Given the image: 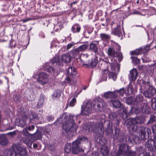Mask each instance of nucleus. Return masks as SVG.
Here are the masks:
<instances>
[{
	"instance_id": "nucleus-25",
	"label": "nucleus",
	"mask_w": 156,
	"mask_h": 156,
	"mask_svg": "<svg viewBox=\"0 0 156 156\" xmlns=\"http://www.w3.org/2000/svg\"><path fill=\"white\" fill-rule=\"evenodd\" d=\"M107 127L105 129L106 134L107 135L110 134L113 132L112 123L111 122H109L107 124Z\"/></svg>"
},
{
	"instance_id": "nucleus-42",
	"label": "nucleus",
	"mask_w": 156,
	"mask_h": 156,
	"mask_svg": "<svg viewBox=\"0 0 156 156\" xmlns=\"http://www.w3.org/2000/svg\"><path fill=\"white\" fill-rule=\"evenodd\" d=\"M136 151L140 154H143L145 151V148L144 147L140 146L137 147L136 149Z\"/></svg>"
},
{
	"instance_id": "nucleus-29",
	"label": "nucleus",
	"mask_w": 156,
	"mask_h": 156,
	"mask_svg": "<svg viewBox=\"0 0 156 156\" xmlns=\"http://www.w3.org/2000/svg\"><path fill=\"white\" fill-rule=\"evenodd\" d=\"M90 49L94 51L96 55L98 52V48L96 44L91 43L90 44Z\"/></svg>"
},
{
	"instance_id": "nucleus-1",
	"label": "nucleus",
	"mask_w": 156,
	"mask_h": 156,
	"mask_svg": "<svg viewBox=\"0 0 156 156\" xmlns=\"http://www.w3.org/2000/svg\"><path fill=\"white\" fill-rule=\"evenodd\" d=\"M105 122L104 119H102L101 122H92L87 123L83 126V129L87 132L90 131H93L94 133H98L100 136H102L104 130V124ZM97 142L102 145L106 144L107 140L103 136L98 137Z\"/></svg>"
},
{
	"instance_id": "nucleus-30",
	"label": "nucleus",
	"mask_w": 156,
	"mask_h": 156,
	"mask_svg": "<svg viewBox=\"0 0 156 156\" xmlns=\"http://www.w3.org/2000/svg\"><path fill=\"white\" fill-rule=\"evenodd\" d=\"M108 73L109 70L108 69H105V70L102 71L101 81L107 80Z\"/></svg>"
},
{
	"instance_id": "nucleus-12",
	"label": "nucleus",
	"mask_w": 156,
	"mask_h": 156,
	"mask_svg": "<svg viewBox=\"0 0 156 156\" xmlns=\"http://www.w3.org/2000/svg\"><path fill=\"white\" fill-rule=\"evenodd\" d=\"M129 146L125 144H122L119 145L118 151L116 153L117 156H120L126 153L128 151Z\"/></svg>"
},
{
	"instance_id": "nucleus-13",
	"label": "nucleus",
	"mask_w": 156,
	"mask_h": 156,
	"mask_svg": "<svg viewBox=\"0 0 156 156\" xmlns=\"http://www.w3.org/2000/svg\"><path fill=\"white\" fill-rule=\"evenodd\" d=\"M38 82L42 85L47 83L48 81V75L44 73H40L38 76Z\"/></svg>"
},
{
	"instance_id": "nucleus-41",
	"label": "nucleus",
	"mask_w": 156,
	"mask_h": 156,
	"mask_svg": "<svg viewBox=\"0 0 156 156\" xmlns=\"http://www.w3.org/2000/svg\"><path fill=\"white\" fill-rule=\"evenodd\" d=\"M44 69L49 73H51L54 71V69L51 66L48 65V64H46L44 67Z\"/></svg>"
},
{
	"instance_id": "nucleus-37",
	"label": "nucleus",
	"mask_w": 156,
	"mask_h": 156,
	"mask_svg": "<svg viewBox=\"0 0 156 156\" xmlns=\"http://www.w3.org/2000/svg\"><path fill=\"white\" fill-rule=\"evenodd\" d=\"M100 36L101 39L103 41H106L110 38V37L109 35L105 34H101Z\"/></svg>"
},
{
	"instance_id": "nucleus-23",
	"label": "nucleus",
	"mask_w": 156,
	"mask_h": 156,
	"mask_svg": "<svg viewBox=\"0 0 156 156\" xmlns=\"http://www.w3.org/2000/svg\"><path fill=\"white\" fill-rule=\"evenodd\" d=\"M71 57L69 54H66L62 56L61 60L62 64L63 62L69 63L71 61Z\"/></svg>"
},
{
	"instance_id": "nucleus-56",
	"label": "nucleus",
	"mask_w": 156,
	"mask_h": 156,
	"mask_svg": "<svg viewBox=\"0 0 156 156\" xmlns=\"http://www.w3.org/2000/svg\"><path fill=\"white\" fill-rule=\"evenodd\" d=\"M118 92L121 95H123L124 93V89L122 88L118 90Z\"/></svg>"
},
{
	"instance_id": "nucleus-59",
	"label": "nucleus",
	"mask_w": 156,
	"mask_h": 156,
	"mask_svg": "<svg viewBox=\"0 0 156 156\" xmlns=\"http://www.w3.org/2000/svg\"><path fill=\"white\" fill-rule=\"evenodd\" d=\"M73 44H68L67 45V50L69 49V48H70L71 47H72V46H73Z\"/></svg>"
},
{
	"instance_id": "nucleus-53",
	"label": "nucleus",
	"mask_w": 156,
	"mask_h": 156,
	"mask_svg": "<svg viewBox=\"0 0 156 156\" xmlns=\"http://www.w3.org/2000/svg\"><path fill=\"white\" fill-rule=\"evenodd\" d=\"M76 100L75 98H73L70 101L69 103V105L71 107L73 106L75 104Z\"/></svg>"
},
{
	"instance_id": "nucleus-28",
	"label": "nucleus",
	"mask_w": 156,
	"mask_h": 156,
	"mask_svg": "<svg viewBox=\"0 0 156 156\" xmlns=\"http://www.w3.org/2000/svg\"><path fill=\"white\" fill-rule=\"evenodd\" d=\"M35 140H40L42 137V134L41 132L37 130L36 132L31 136Z\"/></svg>"
},
{
	"instance_id": "nucleus-61",
	"label": "nucleus",
	"mask_w": 156,
	"mask_h": 156,
	"mask_svg": "<svg viewBox=\"0 0 156 156\" xmlns=\"http://www.w3.org/2000/svg\"><path fill=\"white\" fill-rule=\"evenodd\" d=\"M133 14H140V12L137 10H135L133 12Z\"/></svg>"
},
{
	"instance_id": "nucleus-31",
	"label": "nucleus",
	"mask_w": 156,
	"mask_h": 156,
	"mask_svg": "<svg viewBox=\"0 0 156 156\" xmlns=\"http://www.w3.org/2000/svg\"><path fill=\"white\" fill-rule=\"evenodd\" d=\"M101 151L103 156H108V147H103L101 148Z\"/></svg>"
},
{
	"instance_id": "nucleus-4",
	"label": "nucleus",
	"mask_w": 156,
	"mask_h": 156,
	"mask_svg": "<svg viewBox=\"0 0 156 156\" xmlns=\"http://www.w3.org/2000/svg\"><path fill=\"white\" fill-rule=\"evenodd\" d=\"M135 104L136 106L131 108L130 111L133 110L136 114L142 112L147 114L150 112V108L145 101H143V96L140 94L137 95L135 99Z\"/></svg>"
},
{
	"instance_id": "nucleus-22",
	"label": "nucleus",
	"mask_w": 156,
	"mask_h": 156,
	"mask_svg": "<svg viewBox=\"0 0 156 156\" xmlns=\"http://www.w3.org/2000/svg\"><path fill=\"white\" fill-rule=\"evenodd\" d=\"M87 46L86 44L82 45L78 48L75 49L73 51V53L76 55L78 54L80 52L85 51L87 49Z\"/></svg>"
},
{
	"instance_id": "nucleus-27",
	"label": "nucleus",
	"mask_w": 156,
	"mask_h": 156,
	"mask_svg": "<svg viewBox=\"0 0 156 156\" xmlns=\"http://www.w3.org/2000/svg\"><path fill=\"white\" fill-rule=\"evenodd\" d=\"M71 30L73 33H78L81 30L80 26L78 23H75L72 27Z\"/></svg>"
},
{
	"instance_id": "nucleus-60",
	"label": "nucleus",
	"mask_w": 156,
	"mask_h": 156,
	"mask_svg": "<svg viewBox=\"0 0 156 156\" xmlns=\"http://www.w3.org/2000/svg\"><path fill=\"white\" fill-rule=\"evenodd\" d=\"M13 42V40H11L10 41V42H9V46L11 48H13V47H15V45H14V46H12V42Z\"/></svg>"
},
{
	"instance_id": "nucleus-20",
	"label": "nucleus",
	"mask_w": 156,
	"mask_h": 156,
	"mask_svg": "<svg viewBox=\"0 0 156 156\" xmlns=\"http://www.w3.org/2000/svg\"><path fill=\"white\" fill-rule=\"evenodd\" d=\"M35 128L34 125L26 127L22 131L23 134L26 136H29L32 135V134L29 132V131L33 130Z\"/></svg>"
},
{
	"instance_id": "nucleus-2",
	"label": "nucleus",
	"mask_w": 156,
	"mask_h": 156,
	"mask_svg": "<svg viewBox=\"0 0 156 156\" xmlns=\"http://www.w3.org/2000/svg\"><path fill=\"white\" fill-rule=\"evenodd\" d=\"M126 126L128 129L129 133L130 135L129 136L127 135L124 134L122 133L119 128H115V134L113 135L114 140L118 139L120 142L125 141L126 142H129L130 143H135L134 142H131L129 140H126V137H130L133 135L135 133L140 132V127H138L136 124L133 123L130 120L127 119L125 122Z\"/></svg>"
},
{
	"instance_id": "nucleus-40",
	"label": "nucleus",
	"mask_w": 156,
	"mask_h": 156,
	"mask_svg": "<svg viewBox=\"0 0 156 156\" xmlns=\"http://www.w3.org/2000/svg\"><path fill=\"white\" fill-rule=\"evenodd\" d=\"M61 91L60 90H55L53 94V97L55 98H59L61 96Z\"/></svg>"
},
{
	"instance_id": "nucleus-26",
	"label": "nucleus",
	"mask_w": 156,
	"mask_h": 156,
	"mask_svg": "<svg viewBox=\"0 0 156 156\" xmlns=\"http://www.w3.org/2000/svg\"><path fill=\"white\" fill-rule=\"evenodd\" d=\"M123 112L121 114V117L123 120H125L127 117L128 115H129L130 112L133 110L130 111L129 110L131 109H129L128 108H123Z\"/></svg>"
},
{
	"instance_id": "nucleus-47",
	"label": "nucleus",
	"mask_w": 156,
	"mask_h": 156,
	"mask_svg": "<svg viewBox=\"0 0 156 156\" xmlns=\"http://www.w3.org/2000/svg\"><path fill=\"white\" fill-rule=\"evenodd\" d=\"M117 116L116 113L115 112H111L108 115V118L110 120H112Z\"/></svg>"
},
{
	"instance_id": "nucleus-7",
	"label": "nucleus",
	"mask_w": 156,
	"mask_h": 156,
	"mask_svg": "<svg viewBox=\"0 0 156 156\" xmlns=\"http://www.w3.org/2000/svg\"><path fill=\"white\" fill-rule=\"evenodd\" d=\"M140 90L146 97L148 98L156 97V88L153 86H149L147 90L143 91L144 86L142 85L140 87Z\"/></svg>"
},
{
	"instance_id": "nucleus-50",
	"label": "nucleus",
	"mask_w": 156,
	"mask_h": 156,
	"mask_svg": "<svg viewBox=\"0 0 156 156\" xmlns=\"http://www.w3.org/2000/svg\"><path fill=\"white\" fill-rule=\"evenodd\" d=\"M13 98L14 101L16 102H18L20 101V97L19 95H14Z\"/></svg>"
},
{
	"instance_id": "nucleus-32",
	"label": "nucleus",
	"mask_w": 156,
	"mask_h": 156,
	"mask_svg": "<svg viewBox=\"0 0 156 156\" xmlns=\"http://www.w3.org/2000/svg\"><path fill=\"white\" fill-rule=\"evenodd\" d=\"M7 138L5 135H1L0 136V144L2 145H5L7 144Z\"/></svg>"
},
{
	"instance_id": "nucleus-3",
	"label": "nucleus",
	"mask_w": 156,
	"mask_h": 156,
	"mask_svg": "<svg viewBox=\"0 0 156 156\" xmlns=\"http://www.w3.org/2000/svg\"><path fill=\"white\" fill-rule=\"evenodd\" d=\"M97 112L103 111L106 107V103L101 98H96L91 102L88 101L83 109V106H81L82 112L83 115H88L91 113L92 107Z\"/></svg>"
},
{
	"instance_id": "nucleus-24",
	"label": "nucleus",
	"mask_w": 156,
	"mask_h": 156,
	"mask_svg": "<svg viewBox=\"0 0 156 156\" xmlns=\"http://www.w3.org/2000/svg\"><path fill=\"white\" fill-rule=\"evenodd\" d=\"M117 95L114 92L108 91L105 93L104 96L105 98H115L117 97Z\"/></svg>"
},
{
	"instance_id": "nucleus-52",
	"label": "nucleus",
	"mask_w": 156,
	"mask_h": 156,
	"mask_svg": "<svg viewBox=\"0 0 156 156\" xmlns=\"http://www.w3.org/2000/svg\"><path fill=\"white\" fill-rule=\"evenodd\" d=\"M26 124L25 120L20 121L19 126L21 127H24Z\"/></svg>"
},
{
	"instance_id": "nucleus-16",
	"label": "nucleus",
	"mask_w": 156,
	"mask_h": 156,
	"mask_svg": "<svg viewBox=\"0 0 156 156\" xmlns=\"http://www.w3.org/2000/svg\"><path fill=\"white\" fill-rule=\"evenodd\" d=\"M112 33L114 35L118 36L119 37H121V39H122L123 38V34L121 29L120 25H118L117 27L112 31Z\"/></svg>"
},
{
	"instance_id": "nucleus-44",
	"label": "nucleus",
	"mask_w": 156,
	"mask_h": 156,
	"mask_svg": "<svg viewBox=\"0 0 156 156\" xmlns=\"http://www.w3.org/2000/svg\"><path fill=\"white\" fill-rule=\"evenodd\" d=\"M109 78V79H112L114 81H115L117 78V75L115 73L113 72H110L108 75Z\"/></svg>"
},
{
	"instance_id": "nucleus-38",
	"label": "nucleus",
	"mask_w": 156,
	"mask_h": 156,
	"mask_svg": "<svg viewBox=\"0 0 156 156\" xmlns=\"http://www.w3.org/2000/svg\"><path fill=\"white\" fill-rule=\"evenodd\" d=\"M44 101V96L43 95H41L40 99H39L38 102L37 104L38 107L40 108L43 105Z\"/></svg>"
},
{
	"instance_id": "nucleus-49",
	"label": "nucleus",
	"mask_w": 156,
	"mask_h": 156,
	"mask_svg": "<svg viewBox=\"0 0 156 156\" xmlns=\"http://www.w3.org/2000/svg\"><path fill=\"white\" fill-rule=\"evenodd\" d=\"M156 121V117L153 115L150 116V119L147 122V124H151Z\"/></svg>"
},
{
	"instance_id": "nucleus-58",
	"label": "nucleus",
	"mask_w": 156,
	"mask_h": 156,
	"mask_svg": "<svg viewBox=\"0 0 156 156\" xmlns=\"http://www.w3.org/2000/svg\"><path fill=\"white\" fill-rule=\"evenodd\" d=\"M15 134L16 132L15 131H14L13 132H9L7 133V135H9L12 136H13Z\"/></svg>"
},
{
	"instance_id": "nucleus-6",
	"label": "nucleus",
	"mask_w": 156,
	"mask_h": 156,
	"mask_svg": "<svg viewBox=\"0 0 156 156\" xmlns=\"http://www.w3.org/2000/svg\"><path fill=\"white\" fill-rule=\"evenodd\" d=\"M147 132L148 136L151 133V129L146 128L143 126H140V134L138 137L136 135H133L130 137H126V140H129L130 142H134L137 144L140 140H143L145 139V133Z\"/></svg>"
},
{
	"instance_id": "nucleus-8",
	"label": "nucleus",
	"mask_w": 156,
	"mask_h": 156,
	"mask_svg": "<svg viewBox=\"0 0 156 156\" xmlns=\"http://www.w3.org/2000/svg\"><path fill=\"white\" fill-rule=\"evenodd\" d=\"M87 140L86 137H79L72 143V151L73 154H77L80 151L79 145L80 144L81 141L84 140Z\"/></svg>"
},
{
	"instance_id": "nucleus-51",
	"label": "nucleus",
	"mask_w": 156,
	"mask_h": 156,
	"mask_svg": "<svg viewBox=\"0 0 156 156\" xmlns=\"http://www.w3.org/2000/svg\"><path fill=\"white\" fill-rule=\"evenodd\" d=\"M16 147V146H14L13 147L14 151L11 152L10 156H18L16 147Z\"/></svg>"
},
{
	"instance_id": "nucleus-19",
	"label": "nucleus",
	"mask_w": 156,
	"mask_h": 156,
	"mask_svg": "<svg viewBox=\"0 0 156 156\" xmlns=\"http://www.w3.org/2000/svg\"><path fill=\"white\" fill-rule=\"evenodd\" d=\"M15 147L18 156H27V152L25 148L16 146Z\"/></svg>"
},
{
	"instance_id": "nucleus-36",
	"label": "nucleus",
	"mask_w": 156,
	"mask_h": 156,
	"mask_svg": "<svg viewBox=\"0 0 156 156\" xmlns=\"http://www.w3.org/2000/svg\"><path fill=\"white\" fill-rule=\"evenodd\" d=\"M51 62L52 63H56L59 65H63V64H62V62H61V60L57 56L55 57L53 59L51 60Z\"/></svg>"
},
{
	"instance_id": "nucleus-9",
	"label": "nucleus",
	"mask_w": 156,
	"mask_h": 156,
	"mask_svg": "<svg viewBox=\"0 0 156 156\" xmlns=\"http://www.w3.org/2000/svg\"><path fill=\"white\" fill-rule=\"evenodd\" d=\"M68 115L66 113H64L62 115H60V117L54 122V123L56 125L60 124H62V128L64 125L67 124L69 119Z\"/></svg>"
},
{
	"instance_id": "nucleus-5",
	"label": "nucleus",
	"mask_w": 156,
	"mask_h": 156,
	"mask_svg": "<svg viewBox=\"0 0 156 156\" xmlns=\"http://www.w3.org/2000/svg\"><path fill=\"white\" fill-rule=\"evenodd\" d=\"M78 117V115L71 114L68 115V124L64 125L63 126V129L68 135L76 131L78 126L75 124V120L77 119Z\"/></svg>"
},
{
	"instance_id": "nucleus-21",
	"label": "nucleus",
	"mask_w": 156,
	"mask_h": 156,
	"mask_svg": "<svg viewBox=\"0 0 156 156\" xmlns=\"http://www.w3.org/2000/svg\"><path fill=\"white\" fill-rule=\"evenodd\" d=\"M111 102L113 106L115 108H121V109L124 108V106L121 102L117 100H112Z\"/></svg>"
},
{
	"instance_id": "nucleus-46",
	"label": "nucleus",
	"mask_w": 156,
	"mask_h": 156,
	"mask_svg": "<svg viewBox=\"0 0 156 156\" xmlns=\"http://www.w3.org/2000/svg\"><path fill=\"white\" fill-rule=\"evenodd\" d=\"M108 65H107L105 63H101L99 65V67L102 71L105 70V69H108Z\"/></svg>"
},
{
	"instance_id": "nucleus-17",
	"label": "nucleus",
	"mask_w": 156,
	"mask_h": 156,
	"mask_svg": "<svg viewBox=\"0 0 156 156\" xmlns=\"http://www.w3.org/2000/svg\"><path fill=\"white\" fill-rule=\"evenodd\" d=\"M133 123L141 124L145 122V119L144 117L142 116L136 117L135 118H130L128 119Z\"/></svg>"
},
{
	"instance_id": "nucleus-57",
	"label": "nucleus",
	"mask_w": 156,
	"mask_h": 156,
	"mask_svg": "<svg viewBox=\"0 0 156 156\" xmlns=\"http://www.w3.org/2000/svg\"><path fill=\"white\" fill-rule=\"evenodd\" d=\"M152 131L154 133H156V125H154L152 127Z\"/></svg>"
},
{
	"instance_id": "nucleus-64",
	"label": "nucleus",
	"mask_w": 156,
	"mask_h": 156,
	"mask_svg": "<svg viewBox=\"0 0 156 156\" xmlns=\"http://www.w3.org/2000/svg\"><path fill=\"white\" fill-rule=\"evenodd\" d=\"M33 147L34 148H36L37 147V145L36 144H33Z\"/></svg>"
},
{
	"instance_id": "nucleus-18",
	"label": "nucleus",
	"mask_w": 156,
	"mask_h": 156,
	"mask_svg": "<svg viewBox=\"0 0 156 156\" xmlns=\"http://www.w3.org/2000/svg\"><path fill=\"white\" fill-rule=\"evenodd\" d=\"M138 73L136 69L134 68L131 70L128 76L129 80L131 82L135 81L137 76Z\"/></svg>"
},
{
	"instance_id": "nucleus-11",
	"label": "nucleus",
	"mask_w": 156,
	"mask_h": 156,
	"mask_svg": "<svg viewBox=\"0 0 156 156\" xmlns=\"http://www.w3.org/2000/svg\"><path fill=\"white\" fill-rule=\"evenodd\" d=\"M108 62L112 70H116L117 69L118 71H119L120 65L118 63L117 61L114 58L109 57Z\"/></svg>"
},
{
	"instance_id": "nucleus-62",
	"label": "nucleus",
	"mask_w": 156,
	"mask_h": 156,
	"mask_svg": "<svg viewBox=\"0 0 156 156\" xmlns=\"http://www.w3.org/2000/svg\"><path fill=\"white\" fill-rule=\"evenodd\" d=\"M77 2L78 1H75V2H72L70 4V6L72 7L73 5L76 4L77 3Z\"/></svg>"
},
{
	"instance_id": "nucleus-34",
	"label": "nucleus",
	"mask_w": 156,
	"mask_h": 156,
	"mask_svg": "<svg viewBox=\"0 0 156 156\" xmlns=\"http://www.w3.org/2000/svg\"><path fill=\"white\" fill-rule=\"evenodd\" d=\"M143 48H140L137 49L134 51H132L131 52V55H139L141 54L143 51Z\"/></svg>"
},
{
	"instance_id": "nucleus-45",
	"label": "nucleus",
	"mask_w": 156,
	"mask_h": 156,
	"mask_svg": "<svg viewBox=\"0 0 156 156\" xmlns=\"http://www.w3.org/2000/svg\"><path fill=\"white\" fill-rule=\"evenodd\" d=\"M131 58L132 60L133 63L135 65L138 64L140 63V59L136 57L132 56L131 57Z\"/></svg>"
},
{
	"instance_id": "nucleus-15",
	"label": "nucleus",
	"mask_w": 156,
	"mask_h": 156,
	"mask_svg": "<svg viewBox=\"0 0 156 156\" xmlns=\"http://www.w3.org/2000/svg\"><path fill=\"white\" fill-rule=\"evenodd\" d=\"M154 140L151 139H149L147 142L146 145L149 151L156 153V147L154 146L153 147V146L154 144Z\"/></svg>"
},
{
	"instance_id": "nucleus-43",
	"label": "nucleus",
	"mask_w": 156,
	"mask_h": 156,
	"mask_svg": "<svg viewBox=\"0 0 156 156\" xmlns=\"http://www.w3.org/2000/svg\"><path fill=\"white\" fill-rule=\"evenodd\" d=\"M151 101L152 108L154 110H156V98H153Z\"/></svg>"
},
{
	"instance_id": "nucleus-39",
	"label": "nucleus",
	"mask_w": 156,
	"mask_h": 156,
	"mask_svg": "<svg viewBox=\"0 0 156 156\" xmlns=\"http://www.w3.org/2000/svg\"><path fill=\"white\" fill-rule=\"evenodd\" d=\"M71 144L70 143H67L65 145L64 151L65 152L67 153H69L71 150Z\"/></svg>"
},
{
	"instance_id": "nucleus-10",
	"label": "nucleus",
	"mask_w": 156,
	"mask_h": 156,
	"mask_svg": "<svg viewBox=\"0 0 156 156\" xmlns=\"http://www.w3.org/2000/svg\"><path fill=\"white\" fill-rule=\"evenodd\" d=\"M108 53L109 55L113 57L118 58L119 62L122 61L123 57L121 52H119L116 51L113 48H109L108 49Z\"/></svg>"
},
{
	"instance_id": "nucleus-14",
	"label": "nucleus",
	"mask_w": 156,
	"mask_h": 156,
	"mask_svg": "<svg viewBox=\"0 0 156 156\" xmlns=\"http://www.w3.org/2000/svg\"><path fill=\"white\" fill-rule=\"evenodd\" d=\"M68 76L66 78V80L70 84L71 81V76L75 75L76 74V69L72 66H69L67 70Z\"/></svg>"
},
{
	"instance_id": "nucleus-35",
	"label": "nucleus",
	"mask_w": 156,
	"mask_h": 156,
	"mask_svg": "<svg viewBox=\"0 0 156 156\" xmlns=\"http://www.w3.org/2000/svg\"><path fill=\"white\" fill-rule=\"evenodd\" d=\"M98 57L95 55L94 58L92 59L91 62L90 63V66L92 68L95 67L98 62Z\"/></svg>"
},
{
	"instance_id": "nucleus-48",
	"label": "nucleus",
	"mask_w": 156,
	"mask_h": 156,
	"mask_svg": "<svg viewBox=\"0 0 156 156\" xmlns=\"http://www.w3.org/2000/svg\"><path fill=\"white\" fill-rule=\"evenodd\" d=\"M31 115L33 118L39 120L40 119L42 118V114H37L35 113H32Z\"/></svg>"
},
{
	"instance_id": "nucleus-54",
	"label": "nucleus",
	"mask_w": 156,
	"mask_h": 156,
	"mask_svg": "<svg viewBox=\"0 0 156 156\" xmlns=\"http://www.w3.org/2000/svg\"><path fill=\"white\" fill-rule=\"evenodd\" d=\"M48 147L49 150L50 151H53L55 149V145L53 144L49 145Z\"/></svg>"
},
{
	"instance_id": "nucleus-55",
	"label": "nucleus",
	"mask_w": 156,
	"mask_h": 156,
	"mask_svg": "<svg viewBox=\"0 0 156 156\" xmlns=\"http://www.w3.org/2000/svg\"><path fill=\"white\" fill-rule=\"evenodd\" d=\"M47 120L49 122H51L53 121L54 119L53 116L51 115L48 116L47 117Z\"/></svg>"
},
{
	"instance_id": "nucleus-33",
	"label": "nucleus",
	"mask_w": 156,
	"mask_h": 156,
	"mask_svg": "<svg viewBox=\"0 0 156 156\" xmlns=\"http://www.w3.org/2000/svg\"><path fill=\"white\" fill-rule=\"evenodd\" d=\"M83 27L85 30L87 31L89 34H90L94 30V28L91 26L88 25H84Z\"/></svg>"
},
{
	"instance_id": "nucleus-63",
	"label": "nucleus",
	"mask_w": 156,
	"mask_h": 156,
	"mask_svg": "<svg viewBox=\"0 0 156 156\" xmlns=\"http://www.w3.org/2000/svg\"><path fill=\"white\" fill-rule=\"evenodd\" d=\"M143 156H150V154L148 152H146L144 154Z\"/></svg>"
}]
</instances>
